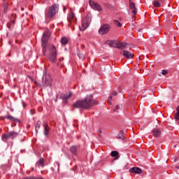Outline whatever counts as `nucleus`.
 <instances>
[{"instance_id": "nucleus-10", "label": "nucleus", "mask_w": 179, "mask_h": 179, "mask_svg": "<svg viewBox=\"0 0 179 179\" xmlns=\"http://www.w3.org/2000/svg\"><path fill=\"white\" fill-rule=\"evenodd\" d=\"M1 120H8L9 121H11L13 122H19V119L13 117L12 115H9L4 116L1 118Z\"/></svg>"}, {"instance_id": "nucleus-29", "label": "nucleus", "mask_w": 179, "mask_h": 179, "mask_svg": "<svg viewBox=\"0 0 179 179\" xmlns=\"http://www.w3.org/2000/svg\"><path fill=\"white\" fill-rule=\"evenodd\" d=\"M114 24H115V26H117V27H121V26H122L121 22H120V21L117 20H114Z\"/></svg>"}, {"instance_id": "nucleus-17", "label": "nucleus", "mask_w": 179, "mask_h": 179, "mask_svg": "<svg viewBox=\"0 0 179 179\" xmlns=\"http://www.w3.org/2000/svg\"><path fill=\"white\" fill-rule=\"evenodd\" d=\"M1 139L3 141V142H8V139H10V136H9V134H4L2 135L1 136Z\"/></svg>"}, {"instance_id": "nucleus-20", "label": "nucleus", "mask_w": 179, "mask_h": 179, "mask_svg": "<svg viewBox=\"0 0 179 179\" xmlns=\"http://www.w3.org/2000/svg\"><path fill=\"white\" fill-rule=\"evenodd\" d=\"M8 135L10 136V138H11V139H15V138L17 136L18 134L15 131H11L8 133Z\"/></svg>"}, {"instance_id": "nucleus-25", "label": "nucleus", "mask_w": 179, "mask_h": 179, "mask_svg": "<svg viewBox=\"0 0 179 179\" xmlns=\"http://www.w3.org/2000/svg\"><path fill=\"white\" fill-rule=\"evenodd\" d=\"M61 43L63 45H66V44H68V38H66V37H63L61 39Z\"/></svg>"}, {"instance_id": "nucleus-14", "label": "nucleus", "mask_w": 179, "mask_h": 179, "mask_svg": "<svg viewBox=\"0 0 179 179\" xmlns=\"http://www.w3.org/2000/svg\"><path fill=\"white\" fill-rule=\"evenodd\" d=\"M43 134L45 135V136H47V135H48V132H50V127H48V124H47V122H43Z\"/></svg>"}, {"instance_id": "nucleus-24", "label": "nucleus", "mask_w": 179, "mask_h": 179, "mask_svg": "<svg viewBox=\"0 0 179 179\" xmlns=\"http://www.w3.org/2000/svg\"><path fill=\"white\" fill-rule=\"evenodd\" d=\"M163 3L160 2V1H153V5L155 6V8H160V6H162V4Z\"/></svg>"}, {"instance_id": "nucleus-19", "label": "nucleus", "mask_w": 179, "mask_h": 179, "mask_svg": "<svg viewBox=\"0 0 179 179\" xmlns=\"http://www.w3.org/2000/svg\"><path fill=\"white\" fill-rule=\"evenodd\" d=\"M36 166L38 167H44V159L43 158H41L37 162Z\"/></svg>"}, {"instance_id": "nucleus-8", "label": "nucleus", "mask_w": 179, "mask_h": 179, "mask_svg": "<svg viewBox=\"0 0 179 179\" xmlns=\"http://www.w3.org/2000/svg\"><path fill=\"white\" fill-rule=\"evenodd\" d=\"M89 4L90 6V7L92 8V9H94V10H98V11H101L103 10V7H101V6H100V4L90 0L89 1Z\"/></svg>"}, {"instance_id": "nucleus-5", "label": "nucleus", "mask_w": 179, "mask_h": 179, "mask_svg": "<svg viewBox=\"0 0 179 179\" xmlns=\"http://www.w3.org/2000/svg\"><path fill=\"white\" fill-rule=\"evenodd\" d=\"M49 59L50 62L57 61V48L54 45H51L49 48Z\"/></svg>"}, {"instance_id": "nucleus-37", "label": "nucleus", "mask_w": 179, "mask_h": 179, "mask_svg": "<svg viewBox=\"0 0 179 179\" xmlns=\"http://www.w3.org/2000/svg\"><path fill=\"white\" fill-rule=\"evenodd\" d=\"M65 9H66V8L64 7V10H65Z\"/></svg>"}, {"instance_id": "nucleus-3", "label": "nucleus", "mask_w": 179, "mask_h": 179, "mask_svg": "<svg viewBox=\"0 0 179 179\" xmlns=\"http://www.w3.org/2000/svg\"><path fill=\"white\" fill-rule=\"evenodd\" d=\"M92 22V15L87 14L85 17L82 20L81 26L79 27V29L81 31L86 30L89 27Z\"/></svg>"}, {"instance_id": "nucleus-7", "label": "nucleus", "mask_w": 179, "mask_h": 179, "mask_svg": "<svg viewBox=\"0 0 179 179\" xmlns=\"http://www.w3.org/2000/svg\"><path fill=\"white\" fill-rule=\"evenodd\" d=\"M110 31V25L103 24L99 29V34L101 36H103L104 34H107Z\"/></svg>"}, {"instance_id": "nucleus-2", "label": "nucleus", "mask_w": 179, "mask_h": 179, "mask_svg": "<svg viewBox=\"0 0 179 179\" xmlns=\"http://www.w3.org/2000/svg\"><path fill=\"white\" fill-rule=\"evenodd\" d=\"M58 9L59 7L57 4H53L49 6L45 11V17H48V19H52V17H54V16L57 15Z\"/></svg>"}, {"instance_id": "nucleus-6", "label": "nucleus", "mask_w": 179, "mask_h": 179, "mask_svg": "<svg viewBox=\"0 0 179 179\" xmlns=\"http://www.w3.org/2000/svg\"><path fill=\"white\" fill-rule=\"evenodd\" d=\"M42 83L43 86L48 87L52 85V78L50 74H45L42 79Z\"/></svg>"}, {"instance_id": "nucleus-15", "label": "nucleus", "mask_w": 179, "mask_h": 179, "mask_svg": "<svg viewBox=\"0 0 179 179\" xmlns=\"http://www.w3.org/2000/svg\"><path fill=\"white\" fill-rule=\"evenodd\" d=\"M70 152L75 156L78 155V147L76 145H73L70 148Z\"/></svg>"}, {"instance_id": "nucleus-30", "label": "nucleus", "mask_w": 179, "mask_h": 179, "mask_svg": "<svg viewBox=\"0 0 179 179\" xmlns=\"http://www.w3.org/2000/svg\"><path fill=\"white\" fill-rule=\"evenodd\" d=\"M23 179H44L41 177H38V178H36V177H26V178H24Z\"/></svg>"}, {"instance_id": "nucleus-22", "label": "nucleus", "mask_w": 179, "mask_h": 179, "mask_svg": "<svg viewBox=\"0 0 179 179\" xmlns=\"http://www.w3.org/2000/svg\"><path fill=\"white\" fill-rule=\"evenodd\" d=\"M117 96V92H113L112 95L108 98V103L111 104L112 101H113V97Z\"/></svg>"}, {"instance_id": "nucleus-26", "label": "nucleus", "mask_w": 179, "mask_h": 179, "mask_svg": "<svg viewBox=\"0 0 179 179\" xmlns=\"http://www.w3.org/2000/svg\"><path fill=\"white\" fill-rule=\"evenodd\" d=\"M110 156L112 157H115V159H118V152L117 151H112L110 153Z\"/></svg>"}, {"instance_id": "nucleus-33", "label": "nucleus", "mask_w": 179, "mask_h": 179, "mask_svg": "<svg viewBox=\"0 0 179 179\" xmlns=\"http://www.w3.org/2000/svg\"><path fill=\"white\" fill-rule=\"evenodd\" d=\"M117 110H120V106H116L115 108L113 109L114 113H115V111H117Z\"/></svg>"}, {"instance_id": "nucleus-31", "label": "nucleus", "mask_w": 179, "mask_h": 179, "mask_svg": "<svg viewBox=\"0 0 179 179\" xmlns=\"http://www.w3.org/2000/svg\"><path fill=\"white\" fill-rule=\"evenodd\" d=\"M4 8V13H6L8 12V4L5 3L3 6Z\"/></svg>"}, {"instance_id": "nucleus-11", "label": "nucleus", "mask_w": 179, "mask_h": 179, "mask_svg": "<svg viewBox=\"0 0 179 179\" xmlns=\"http://www.w3.org/2000/svg\"><path fill=\"white\" fill-rule=\"evenodd\" d=\"M121 54H122L124 57L127 58V59H132V58H134V54L129 52V51L123 50V52Z\"/></svg>"}, {"instance_id": "nucleus-27", "label": "nucleus", "mask_w": 179, "mask_h": 179, "mask_svg": "<svg viewBox=\"0 0 179 179\" xmlns=\"http://www.w3.org/2000/svg\"><path fill=\"white\" fill-rule=\"evenodd\" d=\"M75 17V14H73V13H70L69 15H68V20L69 22H71V20H72V19H73Z\"/></svg>"}, {"instance_id": "nucleus-35", "label": "nucleus", "mask_w": 179, "mask_h": 179, "mask_svg": "<svg viewBox=\"0 0 179 179\" xmlns=\"http://www.w3.org/2000/svg\"><path fill=\"white\" fill-rule=\"evenodd\" d=\"M154 1H157V2H161V3H163V1H164V0H154Z\"/></svg>"}, {"instance_id": "nucleus-34", "label": "nucleus", "mask_w": 179, "mask_h": 179, "mask_svg": "<svg viewBox=\"0 0 179 179\" xmlns=\"http://www.w3.org/2000/svg\"><path fill=\"white\" fill-rule=\"evenodd\" d=\"M167 73H168L167 70L162 71V75H167Z\"/></svg>"}, {"instance_id": "nucleus-21", "label": "nucleus", "mask_w": 179, "mask_h": 179, "mask_svg": "<svg viewBox=\"0 0 179 179\" xmlns=\"http://www.w3.org/2000/svg\"><path fill=\"white\" fill-rule=\"evenodd\" d=\"M117 138H118L119 139H121L122 141H124V139H125V136H124V132H123L122 130H121V131L119 132V134H118V135H117Z\"/></svg>"}, {"instance_id": "nucleus-12", "label": "nucleus", "mask_w": 179, "mask_h": 179, "mask_svg": "<svg viewBox=\"0 0 179 179\" xmlns=\"http://www.w3.org/2000/svg\"><path fill=\"white\" fill-rule=\"evenodd\" d=\"M129 8L130 9H131V13H133V15H136L137 11L136 8L135 7V3L131 1V0H129Z\"/></svg>"}, {"instance_id": "nucleus-38", "label": "nucleus", "mask_w": 179, "mask_h": 179, "mask_svg": "<svg viewBox=\"0 0 179 179\" xmlns=\"http://www.w3.org/2000/svg\"><path fill=\"white\" fill-rule=\"evenodd\" d=\"M23 141H24V140H22L21 142H23Z\"/></svg>"}, {"instance_id": "nucleus-28", "label": "nucleus", "mask_w": 179, "mask_h": 179, "mask_svg": "<svg viewBox=\"0 0 179 179\" xmlns=\"http://www.w3.org/2000/svg\"><path fill=\"white\" fill-rule=\"evenodd\" d=\"M71 96H72V93H69L68 95H64L62 96V99L63 100H68V99H69V97H71Z\"/></svg>"}, {"instance_id": "nucleus-32", "label": "nucleus", "mask_w": 179, "mask_h": 179, "mask_svg": "<svg viewBox=\"0 0 179 179\" xmlns=\"http://www.w3.org/2000/svg\"><path fill=\"white\" fill-rule=\"evenodd\" d=\"M78 55L80 59H85V56L83 54L78 53Z\"/></svg>"}, {"instance_id": "nucleus-4", "label": "nucleus", "mask_w": 179, "mask_h": 179, "mask_svg": "<svg viewBox=\"0 0 179 179\" xmlns=\"http://www.w3.org/2000/svg\"><path fill=\"white\" fill-rule=\"evenodd\" d=\"M48 40H50V33L44 32L41 38V45L43 47V55H45V52H47V44L48 43Z\"/></svg>"}, {"instance_id": "nucleus-1", "label": "nucleus", "mask_w": 179, "mask_h": 179, "mask_svg": "<svg viewBox=\"0 0 179 179\" xmlns=\"http://www.w3.org/2000/svg\"><path fill=\"white\" fill-rule=\"evenodd\" d=\"M96 104H97V101L93 99V96L87 95L84 99L76 101L73 106L75 108H84L86 110Z\"/></svg>"}, {"instance_id": "nucleus-16", "label": "nucleus", "mask_w": 179, "mask_h": 179, "mask_svg": "<svg viewBox=\"0 0 179 179\" xmlns=\"http://www.w3.org/2000/svg\"><path fill=\"white\" fill-rule=\"evenodd\" d=\"M108 44L110 45V47H117L118 41H108Z\"/></svg>"}, {"instance_id": "nucleus-9", "label": "nucleus", "mask_w": 179, "mask_h": 179, "mask_svg": "<svg viewBox=\"0 0 179 179\" xmlns=\"http://www.w3.org/2000/svg\"><path fill=\"white\" fill-rule=\"evenodd\" d=\"M129 173H131V174H141L142 169L138 167H133L129 169Z\"/></svg>"}, {"instance_id": "nucleus-18", "label": "nucleus", "mask_w": 179, "mask_h": 179, "mask_svg": "<svg viewBox=\"0 0 179 179\" xmlns=\"http://www.w3.org/2000/svg\"><path fill=\"white\" fill-rule=\"evenodd\" d=\"M160 135H162V131H160V129L153 130V136H155V138H159Z\"/></svg>"}, {"instance_id": "nucleus-39", "label": "nucleus", "mask_w": 179, "mask_h": 179, "mask_svg": "<svg viewBox=\"0 0 179 179\" xmlns=\"http://www.w3.org/2000/svg\"><path fill=\"white\" fill-rule=\"evenodd\" d=\"M3 1H6V0H3Z\"/></svg>"}, {"instance_id": "nucleus-13", "label": "nucleus", "mask_w": 179, "mask_h": 179, "mask_svg": "<svg viewBox=\"0 0 179 179\" xmlns=\"http://www.w3.org/2000/svg\"><path fill=\"white\" fill-rule=\"evenodd\" d=\"M128 48V43L125 42L120 43V41H118L117 48H120V50H125V48Z\"/></svg>"}, {"instance_id": "nucleus-23", "label": "nucleus", "mask_w": 179, "mask_h": 179, "mask_svg": "<svg viewBox=\"0 0 179 179\" xmlns=\"http://www.w3.org/2000/svg\"><path fill=\"white\" fill-rule=\"evenodd\" d=\"M40 124H41V121H38L36 124L35 131L36 134H38V129H40Z\"/></svg>"}, {"instance_id": "nucleus-36", "label": "nucleus", "mask_w": 179, "mask_h": 179, "mask_svg": "<svg viewBox=\"0 0 179 179\" xmlns=\"http://www.w3.org/2000/svg\"><path fill=\"white\" fill-rule=\"evenodd\" d=\"M176 169H179V166L176 167Z\"/></svg>"}]
</instances>
